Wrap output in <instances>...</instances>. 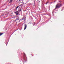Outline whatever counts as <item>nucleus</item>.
Returning a JSON list of instances; mask_svg holds the SVG:
<instances>
[{
	"label": "nucleus",
	"mask_w": 64,
	"mask_h": 64,
	"mask_svg": "<svg viewBox=\"0 0 64 64\" xmlns=\"http://www.w3.org/2000/svg\"><path fill=\"white\" fill-rule=\"evenodd\" d=\"M62 4H57L56 5V8L55 9L56 10L57 9H59V8H60V7H61V6H62Z\"/></svg>",
	"instance_id": "1"
},
{
	"label": "nucleus",
	"mask_w": 64,
	"mask_h": 64,
	"mask_svg": "<svg viewBox=\"0 0 64 64\" xmlns=\"http://www.w3.org/2000/svg\"><path fill=\"white\" fill-rule=\"evenodd\" d=\"M26 27H27V24H24V30H25L26 29Z\"/></svg>",
	"instance_id": "2"
},
{
	"label": "nucleus",
	"mask_w": 64,
	"mask_h": 64,
	"mask_svg": "<svg viewBox=\"0 0 64 64\" xmlns=\"http://www.w3.org/2000/svg\"><path fill=\"white\" fill-rule=\"evenodd\" d=\"M19 20V17H17L16 18V20Z\"/></svg>",
	"instance_id": "3"
},
{
	"label": "nucleus",
	"mask_w": 64,
	"mask_h": 64,
	"mask_svg": "<svg viewBox=\"0 0 64 64\" xmlns=\"http://www.w3.org/2000/svg\"><path fill=\"white\" fill-rule=\"evenodd\" d=\"M8 1H9V2H10L11 3L12 2V1H13L12 0H8Z\"/></svg>",
	"instance_id": "4"
},
{
	"label": "nucleus",
	"mask_w": 64,
	"mask_h": 64,
	"mask_svg": "<svg viewBox=\"0 0 64 64\" xmlns=\"http://www.w3.org/2000/svg\"><path fill=\"white\" fill-rule=\"evenodd\" d=\"M4 34V33H0V36H1V35H3V34Z\"/></svg>",
	"instance_id": "5"
},
{
	"label": "nucleus",
	"mask_w": 64,
	"mask_h": 64,
	"mask_svg": "<svg viewBox=\"0 0 64 64\" xmlns=\"http://www.w3.org/2000/svg\"><path fill=\"white\" fill-rule=\"evenodd\" d=\"M24 56H25V57H26V54H25L24 53Z\"/></svg>",
	"instance_id": "6"
},
{
	"label": "nucleus",
	"mask_w": 64,
	"mask_h": 64,
	"mask_svg": "<svg viewBox=\"0 0 64 64\" xmlns=\"http://www.w3.org/2000/svg\"><path fill=\"white\" fill-rule=\"evenodd\" d=\"M22 10V8H20V11H21V10Z\"/></svg>",
	"instance_id": "7"
},
{
	"label": "nucleus",
	"mask_w": 64,
	"mask_h": 64,
	"mask_svg": "<svg viewBox=\"0 0 64 64\" xmlns=\"http://www.w3.org/2000/svg\"><path fill=\"white\" fill-rule=\"evenodd\" d=\"M19 7V6H17L16 8V9H17V8H18Z\"/></svg>",
	"instance_id": "8"
},
{
	"label": "nucleus",
	"mask_w": 64,
	"mask_h": 64,
	"mask_svg": "<svg viewBox=\"0 0 64 64\" xmlns=\"http://www.w3.org/2000/svg\"><path fill=\"white\" fill-rule=\"evenodd\" d=\"M16 15H18V13H17L16 14Z\"/></svg>",
	"instance_id": "9"
},
{
	"label": "nucleus",
	"mask_w": 64,
	"mask_h": 64,
	"mask_svg": "<svg viewBox=\"0 0 64 64\" xmlns=\"http://www.w3.org/2000/svg\"><path fill=\"white\" fill-rule=\"evenodd\" d=\"M18 12V11L16 12L15 13H17V12Z\"/></svg>",
	"instance_id": "10"
},
{
	"label": "nucleus",
	"mask_w": 64,
	"mask_h": 64,
	"mask_svg": "<svg viewBox=\"0 0 64 64\" xmlns=\"http://www.w3.org/2000/svg\"><path fill=\"white\" fill-rule=\"evenodd\" d=\"M21 6V5H20V6Z\"/></svg>",
	"instance_id": "11"
},
{
	"label": "nucleus",
	"mask_w": 64,
	"mask_h": 64,
	"mask_svg": "<svg viewBox=\"0 0 64 64\" xmlns=\"http://www.w3.org/2000/svg\"><path fill=\"white\" fill-rule=\"evenodd\" d=\"M20 3H22V2H20Z\"/></svg>",
	"instance_id": "12"
},
{
	"label": "nucleus",
	"mask_w": 64,
	"mask_h": 64,
	"mask_svg": "<svg viewBox=\"0 0 64 64\" xmlns=\"http://www.w3.org/2000/svg\"><path fill=\"white\" fill-rule=\"evenodd\" d=\"M19 0V1H20V0Z\"/></svg>",
	"instance_id": "13"
},
{
	"label": "nucleus",
	"mask_w": 64,
	"mask_h": 64,
	"mask_svg": "<svg viewBox=\"0 0 64 64\" xmlns=\"http://www.w3.org/2000/svg\"><path fill=\"white\" fill-rule=\"evenodd\" d=\"M24 60H25V58H24Z\"/></svg>",
	"instance_id": "14"
},
{
	"label": "nucleus",
	"mask_w": 64,
	"mask_h": 64,
	"mask_svg": "<svg viewBox=\"0 0 64 64\" xmlns=\"http://www.w3.org/2000/svg\"><path fill=\"white\" fill-rule=\"evenodd\" d=\"M21 5H22V4H21Z\"/></svg>",
	"instance_id": "15"
},
{
	"label": "nucleus",
	"mask_w": 64,
	"mask_h": 64,
	"mask_svg": "<svg viewBox=\"0 0 64 64\" xmlns=\"http://www.w3.org/2000/svg\"><path fill=\"white\" fill-rule=\"evenodd\" d=\"M22 20H23V19H22Z\"/></svg>",
	"instance_id": "16"
},
{
	"label": "nucleus",
	"mask_w": 64,
	"mask_h": 64,
	"mask_svg": "<svg viewBox=\"0 0 64 64\" xmlns=\"http://www.w3.org/2000/svg\"><path fill=\"white\" fill-rule=\"evenodd\" d=\"M47 4V3H46V4Z\"/></svg>",
	"instance_id": "17"
}]
</instances>
